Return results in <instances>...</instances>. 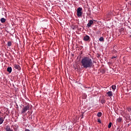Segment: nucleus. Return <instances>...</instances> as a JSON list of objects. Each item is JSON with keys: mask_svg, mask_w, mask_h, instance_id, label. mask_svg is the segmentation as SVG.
Here are the masks:
<instances>
[{"mask_svg": "<svg viewBox=\"0 0 131 131\" xmlns=\"http://www.w3.org/2000/svg\"><path fill=\"white\" fill-rule=\"evenodd\" d=\"M124 30V29L123 28H122L120 29V32H122V31H123Z\"/></svg>", "mask_w": 131, "mask_h": 131, "instance_id": "obj_20", "label": "nucleus"}, {"mask_svg": "<svg viewBox=\"0 0 131 131\" xmlns=\"http://www.w3.org/2000/svg\"><path fill=\"white\" fill-rule=\"evenodd\" d=\"M30 107V106H29V104H27L25 106H24V107L23 108V110L21 111V113L22 114L25 113L26 111H28V110H29Z\"/></svg>", "mask_w": 131, "mask_h": 131, "instance_id": "obj_3", "label": "nucleus"}, {"mask_svg": "<svg viewBox=\"0 0 131 131\" xmlns=\"http://www.w3.org/2000/svg\"><path fill=\"white\" fill-rule=\"evenodd\" d=\"M99 41H104V38H103V37H101L100 38H99Z\"/></svg>", "mask_w": 131, "mask_h": 131, "instance_id": "obj_18", "label": "nucleus"}, {"mask_svg": "<svg viewBox=\"0 0 131 131\" xmlns=\"http://www.w3.org/2000/svg\"><path fill=\"white\" fill-rule=\"evenodd\" d=\"M101 104H105V103H106V100H105L104 99H101Z\"/></svg>", "mask_w": 131, "mask_h": 131, "instance_id": "obj_13", "label": "nucleus"}, {"mask_svg": "<svg viewBox=\"0 0 131 131\" xmlns=\"http://www.w3.org/2000/svg\"><path fill=\"white\" fill-rule=\"evenodd\" d=\"M106 95H107L108 97H112V96H113V93L112 91H109L106 93Z\"/></svg>", "mask_w": 131, "mask_h": 131, "instance_id": "obj_7", "label": "nucleus"}, {"mask_svg": "<svg viewBox=\"0 0 131 131\" xmlns=\"http://www.w3.org/2000/svg\"><path fill=\"white\" fill-rule=\"evenodd\" d=\"M116 58V56H113V57H112V59H114V58Z\"/></svg>", "mask_w": 131, "mask_h": 131, "instance_id": "obj_22", "label": "nucleus"}, {"mask_svg": "<svg viewBox=\"0 0 131 131\" xmlns=\"http://www.w3.org/2000/svg\"><path fill=\"white\" fill-rule=\"evenodd\" d=\"M89 39H90V36H89L88 35L84 36L83 40H84V41H88L89 40Z\"/></svg>", "mask_w": 131, "mask_h": 131, "instance_id": "obj_6", "label": "nucleus"}, {"mask_svg": "<svg viewBox=\"0 0 131 131\" xmlns=\"http://www.w3.org/2000/svg\"><path fill=\"white\" fill-rule=\"evenodd\" d=\"M25 131H30V130H29V129H26L25 130Z\"/></svg>", "mask_w": 131, "mask_h": 131, "instance_id": "obj_23", "label": "nucleus"}, {"mask_svg": "<svg viewBox=\"0 0 131 131\" xmlns=\"http://www.w3.org/2000/svg\"><path fill=\"white\" fill-rule=\"evenodd\" d=\"M82 11V8L79 7L77 9V15L78 17H81L82 16V12H81Z\"/></svg>", "mask_w": 131, "mask_h": 131, "instance_id": "obj_2", "label": "nucleus"}, {"mask_svg": "<svg viewBox=\"0 0 131 131\" xmlns=\"http://www.w3.org/2000/svg\"><path fill=\"white\" fill-rule=\"evenodd\" d=\"M13 67L17 70H21V68L20 67V66H19V64H13Z\"/></svg>", "mask_w": 131, "mask_h": 131, "instance_id": "obj_4", "label": "nucleus"}, {"mask_svg": "<svg viewBox=\"0 0 131 131\" xmlns=\"http://www.w3.org/2000/svg\"><path fill=\"white\" fill-rule=\"evenodd\" d=\"M97 116L98 117H101L102 116V113L99 112L97 113Z\"/></svg>", "mask_w": 131, "mask_h": 131, "instance_id": "obj_15", "label": "nucleus"}, {"mask_svg": "<svg viewBox=\"0 0 131 131\" xmlns=\"http://www.w3.org/2000/svg\"><path fill=\"white\" fill-rule=\"evenodd\" d=\"M7 70L9 73H11L12 72V67H8Z\"/></svg>", "mask_w": 131, "mask_h": 131, "instance_id": "obj_10", "label": "nucleus"}, {"mask_svg": "<svg viewBox=\"0 0 131 131\" xmlns=\"http://www.w3.org/2000/svg\"><path fill=\"white\" fill-rule=\"evenodd\" d=\"M125 1H128V0H125Z\"/></svg>", "mask_w": 131, "mask_h": 131, "instance_id": "obj_24", "label": "nucleus"}, {"mask_svg": "<svg viewBox=\"0 0 131 131\" xmlns=\"http://www.w3.org/2000/svg\"><path fill=\"white\" fill-rule=\"evenodd\" d=\"M97 121H98V122H99V123H101V120H100V119H97Z\"/></svg>", "mask_w": 131, "mask_h": 131, "instance_id": "obj_21", "label": "nucleus"}, {"mask_svg": "<svg viewBox=\"0 0 131 131\" xmlns=\"http://www.w3.org/2000/svg\"><path fill=\"white\" fill-rule=\"evenodd\" d=\"M7 46L8 47H11V46H12V42L8 41L7 43Z\"/></svg>", "mask_w": 131, "mask_h": 131, "instance_id": "obj_14", "label": "nucleus"}, {"mask_svg": "<svg viewBox=\"0 0 131 131\" xmlns=\"http://www.w3.org/2000/svg\"><path fill=\"white\" fill-rule=\"evenodd\" d=\"M94 23V21L90 20H89V22L88 23L87 26L88 27H91L92 26V25Z\"/></svg>", "mask_w": 131, "mask_h": 131, "instance_id": "obj_5", "label": "nucleus"}, {"mask_svg": "<svg viewBox=\"0 0 131 131\" xmlns=\"http://www.w3.org/2000/svg\"><path fill=\"white\" fill-rule=\"evenodd\" d=\"M111 126H112V122H110V123L108 124V128H111Z\"/></svg>", "mask_w": 131, "mask_h": 131, "instance_id": "obj_17", "label": "nucleus"}, {"mask_svg": "<svg viewBox=\"0 0 131 131\" xmlns=\"http://www.w3.org/2000/svg\"><path fill=\"white\" fill-rule=\"evenodd\" d=\"M81 66L82 68H84V69L92 68V67L94 66L93 59H92L90 57H84L81 60Z\"/></svg>", "mask_w": 131, "mask_h": 131, "instance_id": "obj_1", "label": "nucleus"}, {"mask_svg": "<svg viewBox=\"0 0 131 131\" xmlns=\"http://www.w3.org/2000/svg\"><path fill=\"white\" fill-rule=\"evenodd\" d=\"M112 89H113V90H116V85H113L112 86Z\"/></svg>", "mask_w": 131, "mask_h": 131, "instance_id": "obj_16", "label": "nucleus"}, {"mask_svg": "<svg viewBox=\"0 0 131 131\" xmlns=\"http://www.w3.org/2000/svg\"><path fill=\"white\" fill-rule=\"evenodd\" d=\"M5 129L6 131H14L13 129H11V127H10V126H7Z\"/></svg>", "mask_w": 131, "mask_h": 131, "instance_id": "obj_8", "label": "nucleus"}, {"mask_svg": "<svg viewBox=\"0 0 131 131\" xmlns=\"http://www.w3.org/2000/svg\"><path fill=\"white\" fill-rule=\"evenodd\" d=\"M1 22H2V23H5V22H6V19L5 18H2L1 19Z\"/></svg>", "mask_w": 131, "mask_h": 131, "instance_id": "obj_12", "label": "nucleus"}, {"mask_svg": "<svg viewBox=\"0 0 131 131\" xmlns=\"http://www.w3.org/2000/svg\"><path fill=\"white\" fill-rule=\"evenodd\" d=\"M122 121V118L121 117H119L117 119V122H121Z\"/></svg>", "mask_w": 131, "mask_h": 131, "instance_id": "obj_11", "label": "nucleus"}, {"mask_svg": "<svg viewBox=\"0 0 131 131\" xmlns=\"http://www.w3.org/2000/svg\"><path fill=\"white\" fill-rule=\"evenodd\" d=\"M4 120H5L4 119V118L0 117V124H3V123L4 122Z\"/></svg>", "mask_w": 131, "mask_h": 131, "instance_id": "obj_9", "label": "nucleus"}, {"mask_svg": "<svg viewBox=\"0 0 131 131\" xmlns=\"http://www.w3.org/2000/svg\"><path fill=\"white\" fill-rule=\"evenodd\" d=\"M127 111L128 112H131V108L130 107H128L127 108Z\"/></svg>", "mask_w": 131, "mask_h": 131, "instance_id": "obj_19", "label": "nucleus"}]
</instances>
